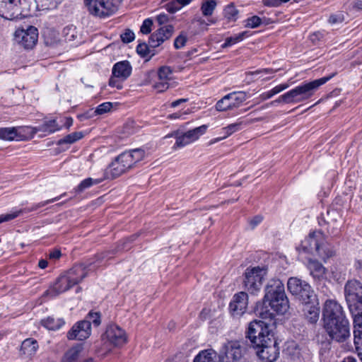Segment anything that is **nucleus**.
Listing matches in <instances>:
<instances>
[{
  "instance_id": "f257e3e1",
  "label": "nucleus",
  "mask_w": 362,
  "mask_h": 362,
  "mask_svg": "<svg viewBox=\"0 0 362 362\" xmlns=\"http://www.w3.org/2000/svg\"><path fill=\"white\" fill-rule=\"evenodd\" d=\"M289 308V303L285 293L284 286L279 279H272L266 287V293L260 308H257L262 318H272L274 313H286Z\"/></svg>"
},
{
  "instance_id": "f03ea898",
  "label": "nucleus",
  "mask_w": 362,
  "mask_h": 362,
  "mask_svg": "<svg viewBox=\"0 0 362 362\" xmlns=\"http://www.w3.org/2000/svg\"><path fill=\"white\" fill-rule=\"evenodd\" d=\"M87 275L86 266L83 264H78L71 268L65 275L58 278L53 287L47 290L45 295L50 294L52 296H56L62 293L68 291L73 286L81 281Z\"/></svg>"
},
{
  "instance_id": "7ed1b4c3",
  "label": "nucleus",
  "mask_w": 362,
  "mask_h": 362,
  "mask_svg": "<svg viewBox=\"0 0 362 362\" xmlns=\"http://www.w3.org/2000/svg\"><path fill=\"white\" fill-rule=\"evenodd\" d=\"M298 249L308 253L316 252L322 259L329 258L335 255L334 250L328 248L325 245V235L320 230L310 232L302 240Z\"/></svg>"
},
{
  "instance_id": "20e7f679",
  "label": "nucleus",
  "mask_w": 362,
  "mask_h": 362,
  "mask_svg": "<svg viewBox=\"0 0 362 362\" xmlns=\"http://www.w3.org/2000/svg\"><path fill=\"white\" fill-rule=\"evenodd\" d=\"M335 75L336 73H333L328 76L301 84L288 90L291 103H301L309 99L320 86L327 83Z\"/></svg>"
},
{
  "instance_id": "39448f33",
  "label": "nucleus",
  "mask_w": 362,
  "mask_h": 362,
  "mask_svg": "<svg viewBox=\"0 0 362 362\" xmlns=\"http://www.w3.org/2000/svg\"><path fill=\"white\" fill-rule=\"evenodd\" d=\"M246 337L250 340L253 348L259 347L263 345L267 339H274L273 332L269 329L268 325L262 320H253L250 322L246 332Z\"/></svg>"
},
{
  "instance_id": "423d86ee",
  "label": "nucleus",
  "mask_w": 362,
  "mask_h": 362,
  "mask_svg": "<svg viewBox=\"0 0 362 362\" xmlns=\"http://www.w3.org/2000/svg\"><path fill=\"white\" fill-rule=\"evenodd\" d=\"M35 0H0V16L12 20L31 9Z\"/></svg>"
},
{
  "instance_id": "0eeeda50",
  "label": "nucleus",
  "mask_w": 362,
  "mask_h": 362,
  "mask_svg": "<svg viewBox=\"0 0 362 362\" xmlns=\"http://www.w3.org/2000/svg\"><path fill=\"white\" fill-rule=\"evenodd\" d=\"M90 13L95 16L106 17L117 11L119 0H84Z\"/></svg>"
},
{
  "instance_id": "6e6552de",
  "label": "nucleus",
  "mask_w": 362,
  "mask_h": 362,
  "mask_svg": "<svg viewBox=\"0 0 362 362\" xmlns=\"http://www.w3.org/2000/svg\"><path fill=\"white\" fill-rule=\"evenodd\" d=\"M267 274V268L265 267L257 266L247 268L244 274L245 288L252 293L259 291Z\"/></svg>"
},
{
  "instance_id": "1a4fd4ad",
  "label": "nucleus",
  "mask_w": 362,
  "mask_h": 362,
  "mask_svg": "<svg viewBox=\"0 0 362 362\" xmlns=\"http://www.w3.org/2000/svg\"><path fill=\"white\" fill-rule=\"evenodd\" d=\"M206 129L207 126L204 124L185 132H180L179 131L173 132L165 136V138L174 136L176 141L173 146V149L177 150V148H183L197 141L202 135L205 134Z\"/></svg>"
},
{
  "instance_id": "9d476101",
  "label": "nucleus",
  "mask_w": 362,
  "mask_h": 362,
  "mask_svg": "<svg viewBox=\"0 0 362 362\" xmlns=\"http://www.w3.org/2000/svg\"><path fill=\"white\" fill-rule=\"evenodd\" d=\"M329 337L337 342L345 341L350 337L349 323L346 318L324 323Z\"/></svg>"
},
{
  "instance_id": "9b49d317",
  "label": "nucleus",
  "mask_w": 362,
  "mask_h": 362,
  "mask_svg": "<svg viewBox=\"0 0 362 362\" xmlns=\"http://www.w3.org/2000/svg\"><path fill=\"white\" fill-rule=\"evenodd\" d=\"M288 290L303 303H311L315 297L310 286L296 277H291L287 283Z\"/></svg>"
},
{
  "instance_id": "f8f14e48",
  "label": "nucleus",
  "mask_w": 362,
  "mask_h": 362,
  "mask_svg": "<svg viewBox=\"0 0 362 362\" xmlns=\"http://www.w3.org/2000/svg\"><path fill=\"white\" fill-rule=\"evenodd\" d=\"M243 356L242 342L228 341L219 350V362H238Z\"/></svg>"
},
{
  "instance_id": "ddd939ff",
  "label": "nucleus",
  "mask_w": 362,
  "mask_h": 362,
  "mask_svg": "<svg viewBox=\"0 0 362 362\" xmlns=\"http://www.w3.org/2000/svg\"><path fill=\"white\" fill-rule=\"evenodd\" d=\"M256 354L263 362H274L279 358V349L277 342L274 339L264 341L263 345L255 348Z\"/></svg>"
},
{
  "instance_id": "4468645a",
  "label": "nucleus",
  "mask_w": 362,
  "mask_h": 362,
  "mask_svg": "<svg viewBox=\"0 0 362 362\" xmlns=\"http://www.w3.org/2000/svg\"><path fill=\"white\" fill-rule=\"evenodd\" d=\"M38 38L37 29L28 26L27 29H18L14 34L15 41L25 49H32Z\"/></svg>"
},
{
  "instance_id": "2eb2a0df",
  "label": "nucleus",
  "mask_w": 362,
  "mask_h": 362,
  "mask_svg": "<svg viewBox=\"0 0 362 362\" xmlns=\"http://www.w3.org/2000/svg\"><path fill=\"white\" fill-rule=\"evenodd\" d=\"M342 307L334 300H327L322 309L324 323L345 319Z\"/></svg>"
},
{
  "instance_id": "dca6fc26",
  "label": "nucleus",
  "mask_w": 362,
  "mask_h": 362,
  "mask_svg": "<svg viewBox=\"0 0 362 362\" xmlns=\"http://www.w3.org/2000/svg\"><path fill=\"white\" fill-rule=\"evenodd\" d=\"M102 340L108 341L115 346H121L127 341L125 332L116 325H110L102 335Z\"/></svg>"
},
{
  "instance_id": "f3484780",
  "label": "nucleus",
  "mask_w": 362,
  "mask_h": 362,
  "mask_svg": "<svg viewBox=\"0 0 362 362\" xmlns=\"http://www.w3.org/2000/svg\"><path fill=\"white\" fill-rule=\"evenodd\" d=\"M248 296L241 291L235 294L229 305L230 313L234 317H240L247 310Z\"/></svg>"
},
{
  "instance_id": "a211bd4d",
  "label": "nucleus",
  "mask_w": 362,
  "mask_h": 362,
  "mask_svg": "<svg viewBox=\"0 0 362 362\" xmlns=\"http://www.w3.org/2000/svg\"><path fill=\"white\" fill-rule=\"evenodd\" d=\"M324 221L327 225V232L330 235L337 236L339 234L343 224V219L339 211L334 209L328 210Z\"/></svg>"
},
{
  "instance_id": "6ab92c4d",
  "label": "nucleus",
  "mask_w": 362,
  "mask_h": 362,
  "mask_svg": "<svg viewBox=\"0 0 362 362\" xmlns=\"http://www.w3.org/2000/svg\"><path fill=\"white\" fill-rule=\"evenodd\" d=\"M174 33V27L171 25H166L156 30L150 36L148 44L150 47L156 48L159 47L165 41L169 40Z\"/></svg>"
},
{
  "instance_id": "aec40b11",
  "label": "nucleus",
  "mask_w": 362,
  "mask_h": 362,
  "mask_svg": "<svg viewBox=\"0 0 362 362\" xmlns=\"http://www.w3.org/2000/svg\"><path fill=\"white\" fill-rule=\"evenodd\" d=\"M91 333L90 322L88 320H81L73 326L68 332L69 339L84 340L89 337Z\"/></svg>"
},
{
  "instance_id": "412c9836",
  "label": "nucleus",
  "mask_w": 362,
  "mask_h": 362,
  "mask_svg": "<svg viewBox=\"0 0 362 362\" xmlns=\"http://www.w3.org/2000/svg\"><path fill=\"white\" fill-rule=\"evenodd\" d=\"M349 310L354 318V327L360 324L362 325V295L356 299L346 300Z\"/></svg>"
},
{
  "instance_id": "4be33fe9",
  "label": "nucleus",
  "mask_w": 362,
  "mask_h": 362,
  "mask_svg": "<svg viewBox=\"0 0 362 362\" xmlns=\"http://www.w3.org/2000/svg\"><path fill=\"white\" fill-rule=\"evenodd\" d=\"M307 268L315 280L322 281L326 278L327 269L319 261L309 259Z\"/></svg>"
},
{
  "instance_id": "5701e85b",
  "label": "nucleus",
  "mask_w": 362,
  "mask_h": 362,
  "mask_svg": "<svg viewBox=\"0 0 362 362\" xmlns=\"http://www.w3.org/2000/svg\"><path fill=\"white\" fill-rule=\"evenodd\" d=\"M346 300L362 296V284L356 279L349 280L344 286Z\"/></svg>"
},
{
  "instance_id": "b1692460",
  "label": "nucleus",
  "mask_w": 362,
  "mask_h": 362,
  "mask_svg": "<svg viewBox=\"0 0 362 362\" xmlns=\"http://www.w3.org/2000/svg\"><path fill=\"white\" fill-rule=\"evenodd\" d=\"M132 73V66L129 62L122 61L116 63L112 69V75L120 78L121 81L127 79Z\"/></svg>"
},
{
  "instance_id": "393cba45",
  "label": "nucleus",
  "mask_w": 362,
  "mask_h": 362,
  "mask_svg": "<svg viewBox=\"0 0 362 362\" xmlns=\"http://www.w3.org/2000/svg\"><path fill=\"white\" fill-rule=\"evenodd\" d=\"M124 173H126V170L116 158L105 172L103 178L104 180L115 179Z\"/></svg>"
},
{
  "instance_id": "a878e982",
  "label": "nucleus",
  "mask_w": 362,
  "mask_h": 362,
  "mask_svg": "<svg viewBox=\"0 0 362 362\" xmlns=\"http://www.w3.org/2000/svg\"><path fill=\"white\" fill-rule=\"evenodd\" d=\"M38 348L37 342L33 339H26L21 344V353L27 357L33 356Z\"/></svg>"
},
{
  "instance_id": "bb28decb",
  "label": "nucleus",
  "mask_w": 362,
  "mask_h": 362,
  "mask_svg": "<svg viewBox=\"0 0 362 362\" xmlns=\"http://www.w3.org/2000/svg\"><path fill=\"white\" fill-rule=\"evenodd\" d=\"M82 350L83 349L81 346L71 348L66 352L62 359V362H76L81 357ZM90 360L93 362L92 358H88L85 362H88Z\"/></svg>"
},
{
  "instance_id": "cd10ccee",
  "label": "nucleus",
  "mask_w": 362,
  "mask_h": 362,
  "mask_svg": "<svg viewBox=\"0 0 362 362\" xmlns=\"http://www.w3.org/2000/svg\"><path fill=\"white\" fill-rule=\"evenodd\" d=\"M310 303H304L305 306L303 312L305 317L311 322L315 323L319 319L320 308L313 305H310Z\"/></svg>"
},
{
  "instance_id": "c85d7f7f",
  "label": "nucleus",
  "mask_w": 362,
  "mask_h": 362,
  "mask_svg": "<svg viewBox=\"0 0 362 362\" xmlns=\"http://www.w3.org/2000/svg\"><path fill=\"white\" fill-rule=\"evenodd\" d=\"M216 352L211 349L203 350L197 355L194 362H215Z\"/></svg>"
},
{
  "instance_id": "c756f323",
  "label": "nucleus",
  "mask_w": 362,
  "mask_h": 362,
  "mask_svg": "<svg viewBox=\"0 0 362 362\" xmlns=\"http://www.w3.org/2000/svg\"><path fill=\"white\" fill-rule=\"evenodd\" d=\"M41 323L45 327L49 330H57L64 325V321L61 318L48 317L45 320H42Z\"/></svg>"
},
{
  "instance_id": "7c9ffc66",
  "label": "nucleus",
  "mask_w": 362,
  "mask_h": 362,
  "mask_svg": "<svg viewBox=\"0 0 362 362\" xmlns=\"http://www.w3.org/2000/svg\"><path fill=\"white\" fill-rule=\"evenodd\" d=\"M227 95L233 109L239 107L247 99L246 93L242 91L233 92Z\"/></svg>"
},
{
  "instance_id": "2f4dec72",
  "label": "nucleus",
  "mask_w": 362,
  "mask_h": 362,
  "mask_svg": "<svg viewBox=\"0 0 362 362\" xmlns=\"http://www.w3.org/2000/svg\"><path fill=\"white\" fill-rule=\"evenodd\" d=\"M18 136L17 128L6 127L0 128V139L6 141H13Z\"/></svg>"
},
{
  "instance_id": "473e14b6",
  "label": "nucleus",
  "mask_w": 362,
  "mask_h": 362,
  "mask_svg": "<svg viewBox=\"0 0 362 362\" xmlns=\"http://www.w3.org/2000/svg\"><path fill=\"white\" fill-rule=\"evenodd\" d=\"M117 159L121 163L126 172L134 166V162L130 156V153L124 152L117 157Z\"/></svg>"
},
{
  "instance_id": "72a5a7b5",
  "label": "nucleus",
  "mask_w": 362,
  "mask_h": 362,
  "mask_svg": "<svg viewBox=\"0 0 362 362\" xmlns=\"http://www.w3.org/2000/svg\"><path fill=\"white\" fill-rule=\"evenodd\" d=\"M104 180L103 177L98 179L87 178L83 180L75 189L76 192H82L86 189L91 187L93 185H98Z\"/></svg>"
},
{
  "instance_id": "f704fd0d",
  "label": "nucleus",
  "mask_w": 362,
  "mask_h": 362,
  "mask_svg": "<svg viewBox=\"0 0 362 362\" xmlns=\"http://www.w3.org/2000/svg\"><path fill=\"white\" fill-rule=\"evenodd\" d=\"M277 70H274L272 69H258L254 71H249L245 73V75L247 76L246 79L248 81V82L253 81L252 78H249L248 77L250 76H259V78H263L264 80H267L269 78H264V76L266 74H274L276 72Z\"/></svg>"
},
{
  "instance_id": "c9c22d12",
  "label": "nucleus",
  "mask_w": 362,
  "mask_h": 362,
  "mask_svg": "<svg viewBox=\"0 0 362 362\" xmlns=\"http://www.w3.org/2000/svg\"><path fill=\"white\" fill-rule=\"evenodd\" d=\"M83 137V134L81 132H73L66 135L63 139L58 141L57 144L62 145L63 144H71Z\"/></svg>"
},
{
  "instance_id": "e433bc0d",
  "label": "nucleus",
  "mask_w": 362,
  "mask_h": 362,
  "mask_svg": "<svg viewBox=\"0 0 362 362\" xmlns=\"http://www.w3.org/2000/svg\"><path fill=\"white\" fill-rule=\"evenodd\" d=\"M247 35H248V32L243 31V32L236 34L233 36L227 37L226 39L224 44L222 45V47L224 48V47H227L231 46L233 45H235V44L242 41Z\"/></svg>"
},
{
  "instance_id": "4c0bfd02",
  "label": "nucleus",
  "mask_w": 362,
  "mask_h": 362,
  "mask_svg": "<svg viewBox=\"0 0 362 362\" xmlns=\"http://www.w3.org/2000/svg\"><path fill=\"white\" fill-rule=\"evenodd\" d=\"M173 70L168 66H163L158 69V76L159 81H169L173 78Z\"/></svg>"
},
{
  "instance_id": "58836bf2",
  "label": "nucleus",
  "mask_w": 362,
  "mask_h": 362,
  "mask_svg": "<svg viewBox=\"0 0 362 362\" xmlns=\"http://www.w3.org/2000/svg\"><path fill=\"white\" fill-rule=\"evenodd\" d=\"M216 6L215 0H207L202 5L201 10L204 16H211Z\"/></svg>"
},
{
  "instance_id": "ea45409f",
  "label": "nucleus",
  "mask_w": 362,
  "mask_h": 362,
  "mask_svg": "<svg viewBox=\"0 0 362 362\" xmlns=\"http://www.w3.org/2000/svg\"><path fill=\"white\" fill-rule=\"evenodd\" d=\"M60 127L57 124L56 120L52 119L45 122L40 127V130L44 132L51 134L54 133L57 130H59Z\"/></svg>"
},
{
  "instance_id": "a19ab883",
  "label": "nucleus",
  "mask_w": 362,
  "mask_h": 362,
  "mask_svg": "<svg viewBox=\"0 0 362 362\" xmlns=\"http://www.w3.org/2000/svg\"><path fill=\"white\" fill-rule=\"evenodd\" d=\"M216 109L218 111H226L228 110H233L230 100L228 99L227 95L216 103Z\"/></svg>"
},
{
  "instance_id": "79ce46f5",
  "label": "nucleus",
  "mask_w": 362,
  "mask_h": 362,
  "mask_svg": "<svg viewBox=\"0 0 362 362\" xmlns=\"http://www.w3.org/2000/svg\"><path fill=\"white\" fill-rule=\"evenodd\" d=\"M150 45H147L145 42L139 43L136 47V51L139 55L143 57L149 56L151 57L154 55V53L152 52V50L150 49Z\"/></svg>"
},
{
  "instance_id": "37998d69",
  "label": "nucleus",
  "mask_w": 362,
  "mask_h": 362,
  "mask_svg": "<svg viewBox=\"0 0 362 362\" xmlns=\"http://www.w3.org/2000/svg\"><path fill=\"white\" fill-rule=\"evenodd\" d=\"M127 152L130 153V156L132 157L134 165L136 163L143 160L145 156V151L141 148H135Z\"/></svg>"
},
{
  "instance_id": "c03bdc74",
  "label": "nucleus",
  "mask_w": 362,
  "mask_h": 362,
  "mask_svg": "<svg viewBox=\"0 0 362 362\" xmlns=\"http://www.w3.org/2000/svg\"><path fill=\"white\" fill-rule=\"evenodd\" d=\"M354 327V344L356 349H359L358 347L361 346L360 344H362V325L357 324V325H355Z\"/></svg>"
},
{
  "instance_id": "a18cd8bd",
  "label": "nucleus",
  "mask_w": 362,
  "mask_h": 362,
  "mask_svg": "<svg viewBox=\"0 0 362 362\" xmlns=\"http://www.w3.org/2000/svg\"><path fill=\"white\" fill-rule=\"evenodd\" d=\"M42 9H54L62 1V0H39Z\"/></svg>"
},
{
  "instance_id": "49530a36",
  "label": "nucleus",
  "mask_w": 362,
  "mask_h": 362,
  "mask_svg": "<svg viewBox=\"0 0 362 362\" xmlns=\"http://www.w3.org/2000/svg\"><path fill=\"white\" fill-rule=\"evenodd\" d=\"M84 320L90 321V324L93 323L95 326H99L100 321V313L99 312H89Z\"/></svg>"
},
{
  "instance_id": "de8ad7c7",
  "label": "nucleus",
  "mask_w": 362,
  "mask_h": 362,
  "mask_svg": "<svg viewBox=\"0 0 362 362\" xmlns=\"http://www.w3.org/2000/svg\"><path fill=\"white\" fill-rule=\"evenodd\" d=\"M345 20V16L342 12H338L332 14L329 18V23L332 25H338L342 23Z\"/></svg>"
},
{
  "instance_id": "09e8293b",
  "label": "nucleus",
  "mask_w": 362,
  "mask_h": 362,
  "mask_svg": "<svg viewBox=\"0 0 362 362\" xmlns=\"http://www.w3.org/2000/svg\"><path fill=\"white\" fill-rule=\"evenodd\" d=\"M238 10L233 4H230L224 9L225 17L229 20H235L238 15Z\"/></svg>"
},
{
  "instance_id": "8fccbe9b",
  "label": "nucleus",
  "mask_w": 362,
  "mask_h": 362,
  "mask_svg": "<svg viewBox=\"0 0 362 362\" xmlns=\"http://www.w3.org/2000/svg\"><path fill=\"white\" fill-rule=\"evenodd\" d=\"M112 108V103L110 102L103 103L99 105L95 110V113L96 115H103L106 112H108Z\"/></svg>"
},
{
  "instance_id": "3c124183",
  "label": "nucleus",
  "mask_w": 362,
  "mask_h": 362,
  "mask_svg": "<svg viewBox=\"0 0 362 362\" xmlns=\"http://www.w3.org/2000/svg\"><path fill=\"white\" fill-rule=\"evenodd\" d=\"M261 23L262 19L257 16H253L247 19L245 27L255 28L260 25Z\"/></svg>"
},
{
  "instance_id": "603ef678",
  "label": "nucleus",
  "mask_w": 362,
  "mask_h": 362,
  "mask_svg": "<svg viewBox=\"0 0 362 362\" xmlns=\"http://www.w3.org/2000/svg\"><path fill=\"white\" fill-rule=\"evenodd\" d=\"M187 37L184 33H181L175 40L174 46L176 49L183 47L187 42Z\"/></svg>"
},
{
  "instance_id": "864d4df0",
  "label": "nucleus",
  "mask_w": 362,
  "mask_h": 362,
  "mask_svg": "<svg viewBox=\"0 0 362 362\" xmlns=\"http://www.w3.org/2000/svg\"><path fill=\"white\" fill-rule=\"evenodd\" d=\"M276 103H285V104H289L291 103V98L289 96L288 91L285 93L284 94L280 95L278 98L276 100L272 101L269 105H274Z\"/></svg>"
},
{
  "instance_id": "5fc2aeb1",
  "label": "nucleus",
  "mask_w": 362,
  "mask_h": 362,
  "mask_svg": "<svg viewBox=\"0 0 362 362\" xmlns=\"http://www.w3.org/2000/svg\"><path fill=\"white\" fill-rule=\"evenodd\" d=\"M153 25V21L151 18L144 20L143 24L141 26L140 31L143 34H148L151 31V27Z\"/></svg>"
},
{
  "instance_id": "6e6d98bb",
  "label": "nucleus",
  "mask_w": 362,
  "mask_h": 362,
  "mask_svg": "<svg viewBox=\"0 0 362 362\" xmlns=\"http://www.w3.org/2000/svg\"><path fill=\"white\" fill-rule=\"evenodd\" d=\"M182 7V6L177 0L171 1L166 4V10L171 13L179 11Z\"/></svg>"
},
{
  "instance_id": "4d7b16f0",
  "label": "nucleus",
  "mask_w": 362,
  "mask_h": 362,
  "mask_svg": "<svg viewBox=\"0 0 362 362\" xmlns=\"http://www.w3.org/2000/svg\"><path fill=\"white\" fill-rule=\"evenodd\" d=\"M122 41L124 43H129L134 40V33L129 29H127L125 32L120 35Z\"/></svg>"
},
{
  "instance_id": "13d9d810",
  "label": "nucleus",
  "mask_w": 362,
  "mask_h": 362,
  "mask_svg": "<svg viewBox=\"0 0 362 362\" xmlns=\"http://www.w3.org/2000/svg\"><path fill=\"white\" fill-rule=\"evenodd\" d=\"M154 89L161 93L166 90L169 88V83L166 81H159L153 85Z\"/></svg>"
},
{
  "instance_id": "bf43d9fd",
  "label": "nucleus",
  "mask_w": 362,
  "mask_h": 362,
  "mask_svg": "<svg viewBox=\"0 0 362 362\" xmlns=\"http://www.w3.org/2000/svg\"><path fill=\"white\" fill-rule=\"evenodd\" d=\"M21 211H15L7 214L0 215V223L5 221H11L15 218H16Z\"/></svg>"
},
{
  "instance_id": "052dcab7",
  "label": "nucleus",
  "mask_w": 362,
  "mask_h": 362,
  "mask_svg": "<svg viewBox=\"0 0 362 362\" xmlns=\"http://www.w3.org/2000/svg\"><path fill=\"white\" fill-rule=\"evenodd\" d=\"M119 78L115 77L113 75L110 78L109 81V85L112 87H117L118 89H121L122 88V83L119 81Z\"/></svg>"
},
{
  "instance_id": "680f3d73",
  "label": "nucleus",
  "mask_w": 362,
  "mask_h": 362,
  "mask_svg": "<svg viewBox=\"0 0 362 362\" xmlns=\"http://www.w3.org/2000/svg\"><path fill=\"white\" fill-rule=\"evenodd\" d=\"M323 37V34L321 32H315L310 35V40L314 44H316Z\"/></svg>"
},
{
  "instance_id": "e2e57ef3",
  "label": "nucleus",
  "mask_w": 362,
  "mask_h": 362,
  "mask_svg": "<svg viewBox=\"0 0 362 362\" xmlns=\"http://www.w3.org/2000/svg\"><path fill=\"white\" fill-rule=\"evenodd\" d=\"M156 21H158L159 25H163L168 22L169 18L168 16L165 13H160L157 16Z\"/></svg>"
},
{
  "instance_id": "0e129e2a",
  "label": "nucleus",
  "mask_w": 362,
  "mask_h": 362,
  "mask_svg": "<svg viewBox=\"0 0 362 362\" xmlns=\"http://www.w3.org/2000/svg\"><path fill=\"white\" fill-rule=\"evenodd\" d=\"M243 122L233 123V124L228 125L227 127H228V129L230 132V133L233 134V133L238 131L240 129V127L243 124Z\"/></svg>"
},
{
  "instance_id": "69168bd1",
  "label": "nucleus",
  "mask_w": 362,
  "mask_h": 362,
  "mask_svg": "<svg viewBox=\"0 0 362 362\" xmlns=\"http://www.w3.org/2000/svg\"><path fill=\"white\" fill-rule=\"evenodd\" d=\"M263 4L269 7H277L280 6L279 0H263Z\"/></svg>"
},
{
  "instance_id": "338daca9",
  "label": "nucleus",
  "mask_w": 362,
  "mask_h": 362,
  "mask_svg": "<svg viewBox=\"0 0 362 362\" xmlns=\"http://www.w3.org/2000/svg\"><path fill=\"white\" fill-rule=\"evenodd\" d=\"M262 220V217L260 216H257L252 218L250 221V223L252 226V228H255L256 226H257Z\"/></svg>"
},
{
  "instance_id": "774afa93",
  "label": "nucleus",
  "mask_w": 362,
  "mask_h": 362,
  "mask_svg": "<svg viewBox=\"0 0 362 362\" xmlns=\"http://www.w3.org/2000/svg\"><path fill=\"white\" fill-rule=\"evenodd\" d=\"M61 255H62V253H61L60 250H54L49 253V257L50 259H57L61 257Z\"/></svg>"
}]
</instances>
